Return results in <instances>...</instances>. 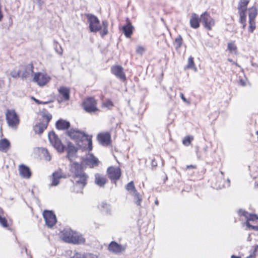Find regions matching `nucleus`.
<instances>
[{"mask_svg":"<svg viewBox=\"0 0 258 258\" xmlns=\"http://www.w3.org/2000/svg\"><path fill=\"white\" fill-rule=\"evenodd\" d=\"M70 170L73 174L75 181L74 190L77 192H82V189L87 183L88 176L83 171L81 165L77 162H74L71 164Z\"/></svg>","mask_w":258,"mask_h":258,"instance_id":"nucleus-1","label":"nucleus"},{"mask_svg":"<svg viewBox=\"0 0 258 258\" xmlns=\"http://www.w3.org/2000/svg\"><path fill=\"white\" fill-rule=\"evenodd\" d=\"M60 237L63 241L74 244H84L86 242L85 238L81 233L70 228L63 229Z\"/></svg>","mask_w":258,"mask_h":258,"instance_id":"nucleus-2","label":"nucleus"},{"mask_svg":"<svg viewBox=\"0 0 258 258\" xmlns=\"http://www.w3.org/2000/svg\"><path fill=\"white\" fill-rule=\"evenodd\" d=\"M87 17L89 23V29L91 32H97L99 31L102 37L108 34V23L106 20L102 21V25H100L99 20L95 16L88 14Z\"/></svg>","mask_w":258,"mask_h":258,"instance_id":"nucleus-3","label":"nucleus"},{"mask_svg":"<svg viewBox=\"0 0 258 258\" xmlns=\"http://www.w3.org/2000/svg\"><path fill=\"white\" fill-rule=\"evenodd\" d=\"M82 106L83 109L88 113L95 112L98 110L96 101L91 97L87 98L83 101Z\"/></svg>","mask_w":258,"mask_h":258,"instance_id":"nucleus-4","label":"nucleus"},{"mask_svg":"<svg viewBox=\"0 0 258 258\" xmlns=\"http://www.w3.org/2000/svg\"><path fill=\"white\" fill-rule=\"evenodd\" d=\"M6 119L9 125L16 128L19 123L18 116L14 110H8L6 113Z\"/></svg>","mask_w":258,"mask_h":258,"instance_id":"nucleus-5","label":"nucleus"},{"mask_svg":"<svg viewBox=\"0 0 258 258\" xmlns=\"http://www.w3.org/2000/svg\"><path fill=\"white\" fill-rule=\"evenodd\" d=\"M49 141L58 152H63L64 147L53 132H49Z\"/></svg>","mask_w":258,"mask_h":258,"instance_id":"nucleus-6","label":"nucleus"},{"mask_svg":"<svg viewBox=\"0 0 258 258\" xmlns=\"http://www.w3.org/2000/svg\"><path fill=\"white\" fill-rule=\"evenodd\" d=\"M200 21L204 28L208 30H211L215 25V20L207 12H205L201 15Z\"/></svg>","mask_w":258,"mask_h":258,"instance_id":"nucleus-7","label":"nucleus"},{"mask_svg":"<svg viewBox=\"0 0 258 258\" xmlns=\"http://www.w3.org/2000/svg\"><path fill=\"white\" fill-rule=\"evenodd\" d=\"M238 214L240 216H243L245 217L246 219V225L247 227L251 228V229L256 231L258 230V226H252L249 223V221H254L258 219L256 215L249 214L248 212L243 210H239L238 211Z\"/></svg>","mask_w":258,"mask_h":258,"instance_id":"nucleus-8","label":"nucleus"},{"mask_svg":"<svg viewBox=\"0 0 258 258\" xmlns=\"http://www.w3.org/2000/svg\"><path fill=\"white\" fill-rule=\"evenodd\" d=\"M68 135L71 138L77 142L84 141V139L86 136V135L84 133L74 129H71L68 131Z\"/></svg>","mask_w":258,"mask_h":258,"instance_id":"nucleus-9","label":"nucleus"},{"mask_svg":"<svg viewBox=\"0 0 258 258\" xmlns=\"http://www.w3.org/2000/svg\"><path fill=\"white\" fill-rule=\"evenodd\" d=\"M78 148L75 147L72 143L69 142L66 148L67 152V157L71 161H72L77 157V153L78 151Z\"/></svg>","mask_w":258,"mask_h":258,"instance_id":"nucleus-10","label":"nucleus"},{"mask_svg":"<svg viewBox=\"0 0 258 258\" xmlns=\"http://www.w3.org/2000/svg\"><path fill=\"white\" fill-rule=\"evenodd\" d=\"M20 77L22 78H28L32 76L33 73V66L32 64H28L25 66H22L20 68Z\"/></svg>","mask_w":258,"mask_h":258,"instance_id":"nucleus-11","label":"nucleus"},{"mask_svg":"<svg viewBox=\"0 0 258 258\" xmlns=\"http://www.w3.org/2000/svg\"><path fill=\"white\" fill-rule=\"evenodd\" d=\"M65 178H66L65 174L62 172L61 169H58L53 173L52 175V182L50 185L52 186H56L59 184L60 179Z\"/></svg>","mask_w":258,"mask_h":258,"instance_id":"nucleus-12","label":"nucleus"},{"mask_svg":"<svg viewBox=\"0 0 258 258\" xmlns=\"http://www.w3.org/2000/svg\"><path fill=\"white\" fill-rule=\"evenodd\" d=\"M107 173L111 180H116L119 178L121 175L120 168L113 166L109 167L107 169Z\"/></svg>","mask_w":258,"mask_h":258,"instance_id":"nucleus-13","label":"nucleus"},{"mask_svg":"<svg viewBox=\"0 0 258 258\" xmlns=\"http://www.w3.org/2000/svg\"><path fill=\"white\" fill-rule=\"evenodd\" d=\"M43 120L44 122L39 123L34 126L33 130L35 133L41 134L46 128L47 123L48 122V115H46L44 116Z\"/></svg>","mask_w":258,"mask_h":258,"instance_id":"nucleus-14","label":"nucleus"},{"mask_svg":"<svg viewBox=\"0 0 258 258\" xmlns=\"http://www.w3.org/2000/svg\"><path fill=\"white\" fill-rule=\"evenodd\" d=\"M125 249V247L115 241H112L109 244L108 246V250L112 253L115 254H118Z\"/></svg>","mask_w":258,"mask_h":258,"instance_id":"nucleus-15","label":"nucleus"},{"mask_svg":"<svg viewBox=\"0 0 258 258\" xmlns=\"http://www.w3.org/2000/svg\"><path fill=\"white\" fill-rule=\"evenodd\" d=\"M84 163L90 166V167H94L98 165V159L96 158L93 154H89L83 159Z\"/></svg>","mask_w":258,"mask_h":258,"instance_id":"nucleus-16","label":"nucleus"},{"mask_svg":"<svg viewBox=\"0 0 258 258\" xmlns=\"http://www.w3.org/2000/svg\"><path fill=\"white\" fill-rule=\"evenodd\" d=\"M33 81L36 82L39 86L44 85L47 82L46 75L41 73H36L34 75Z\"/></svg>","mask_w":258,"mask_h":258,"instance_id":"nucleus-17","label":"nucleus"},{"mask_svg":"<svg viewBox=\"0 0 258 258\" xmlns=\"http://www.w3.org/2000/svg\"><path fill=\"white\" fill-rule=\"evenodd\" d=\"M123 68L120 66H113L111 72L116 77L121 80H125V76L123 72Z\"/></svg>","mask_w":258,"mask_h":258,"instance_id":"nucleus-18","label":"nucleus"},{"mask_svg":"<svg viewBox=\"0 0 258 258\" xmlns=\"http://www.w3.org/2000/svg\"><path fill=\"white\" fill-rule=\"evenodd\" d=\"M97 139L101 144L108 145L110 142V135L108 133H101L98 135Z\"/></svg>","mask_w":258,"mask_h":258,"instance_id":"nucleus-19","label":"nucleus"},{"mask_svg":"<svg viewBox=\"0 0 258 258\" xmlns=\"http://www.w3.org/2000/svg\"><path fill=\"white\" fill-rule=\"evenodd\" d=\"M19 171L20 175L25 178H29L31 175L29 168L23 164L19 165Z\"/></svg>","mask_w":258,"mask_h":258,"instance_id":"nucleus-20","label":"nucleus"},{"mask_svg":"<svg viewBox=\"0 0 258 258\" xmlns=\"http://www.w3.org/2000/svg\"><path fill=\"white\" fill-rule=\"evenodd\" d=\"M55 126L59 130H65L70 127V123L68 121L60 119L56 122Z\"/></svg>","mask_w":258,"mask_h":258,"instance_id":"nucleus-21","label":"nucleus"},{"mask_svg":"<svg viewBox=\"0 0 258 258\" xmlns=\"http://www.w3.org/2000/svg\"><path fill=\"white\" fill-rule=\"evenodd\" d=\"M134 28L130 22L122 27V30L125 36L127 38H130Z\"/></svg>","mask_w":258,"mask_h":258,"instance_id":"nucleus-22","label":"nucleus"},{"mask_svg":"<svg viewBox=\"0 0 258 258\" xmlns=\"http://www.w3.org/2000/svg\"><path fill=\"white\" fill-rule=\"evenodd\" d=\"M200 21V18H199V16L196 14H192L191 16V18L190 20V25L191 27L194 29H197L199 27V22Z\"/></svg>","mask_w":258,"mask_h":258,"instance_id":"nucleus-23","label":"nucleus"},{"mask_svg":"<svg viewBox=\"0 0 258 258\" xmlns=\"http://www.w3.org/2000/svg\"><path fill=\"white\" fill-rule=\"evenodd\" d=\"M95 183L100 187L103 186L106 182V177L99 173H96L95 175Z\"/></svg>","mask_w":258,"mask_h":258,"instance_id":"nucleus-24","label":"nucleus"},{"mask_svg":"<svg viewBox=\"0 0 258 258\" xmlns=\"http://www.w3.org/2000/svg\"><path fill=\"white\" fill-rule=\"evenodd\" d=\"M240 16V22L243 25L242 28L245 29L246 25V15L245 12L246 10L238 9Z\"/></svg>","mask_w":258,"mask_h":258,"instance_id":"nucleus-25","label":"nucleus"},{"mask_svg":"<svg viewBox=\"0 0 258 258\" xmlns=\"http://www.w3.org/2000/svg\"><path fill=\"white\" fill-rule=\"evenodd\" d=\"M10 142L6 139L0 140V151L7 152L10 148Z\"/></svg>","mask_w":258,"mask_h":258,"instance_id":"nucleus-26","label":"nucleus"},{"mask_svg":"<svg viewBox=\"0 0 258 258\" xmlns=\"http://www.w3.org/2000/svg\"><path fill=\"white\" fill-rule=\"evenodd\" d=\"M59 94L62 96L64 100H68L70 98V90L67 87H61L59 89Z\"/></svg>","mask_w":258,"mask_h":258,"instance_id":"nucleus-27","label":"nucleus"},{"mask_svg":"<svg viewBox=\"0 0 258 258\" xmlns=\"http://www.w3.org/2000/svg\"><path fill=\"white\" fill-rule=\"evenodd\" d=\"M98 208L103 213L106 214H110L111 212V206L110 205L105 203H101L99 206Z\"/></svg>","mask_w":258,"mask_h":258,"instance_id":"nucleus-28","label":"nucleus"},{"mask_svg":"<svg viewBox=\"0 0 258 258\" xmlns=\"http://www.w3.org/2000/svg\"><path fill=\"white\" fill-rule=\"evenodd\" d=\"M257 14V9L255 7H252L248 9L249 20H255Z\"/></svg>","mask_w":258,"mask_h":258,"instance_id":"nucleus-29","label":"nucleus"},{"mask_svg":"<svg viewBox=\"0 0 258 258\" xmlns=\"http://www.w3.org/2000/svg\"><path fill=\"white\" fill-rule=\"evenodd\" d=\"M125 188L132 195L137 192L133 181H131L128 183L125 186Z\"/></svg>","mask_w":258,"mask_h":258,"instance_id":"nucleus-30","label":"nucleus"},{"mask_svg":"<svg viewBox=\"0 0 258 258\" xmlns=\"http://www.w3.org/2000/svg\"><path fill=\"white\" fill-rule=\"evenodd\" d=\"M57 222L55 215L52 211L49 210V228L52 227Z\"/></svg>","mask_w":258,"mask_h":258,"instance_id":"nucleus-31","label":"nucleus"},{"mask_svg":"<svg viewBox=\"0 0 258 258\" xmlns=\"http://www.w3.org/2000/svg\"><path fill=\"white\" fill-rule=\"evenodd\" d=\"M134 197V202L138 206H141L142 197L138 191L132 195Z\"/></svg>","mask_w":258,"mask_h":258,"instance_id":"nucleus-32","label":"nucleus"},{"mask_svg":"<svg viewBox=\"0 0 258 258\" xmlns=\"http://www.w3.org/2000/svg\"><path fill=\"white\" fill-rule=\"evenodd\" d=\"M113 106V103L110 99L105 100L102 103V107L107 109H111Z\"/></svg>","mask_w":258,"mask_h":258,"instance_id":"nucleus-33","label":"nucleus"},{"mask_svg":"<svg viewBox=\"0 0 258 258\" xmlns=\"http://www.w3.org/2000/svg\"><path fill=\"white\" fill-rule=\"evenodd\" d=\"M249 2V0H240L237 9L247 10V6Z\"/></svg>","mask_w":258,"mask_h":258,"instance_id":"nucleus-34","label":"nucleus"},{"mask_svg":"<svg viewBox=\"0 0 258 258\" xmlns=\"http://www.w3.org/2000/svg\"><path fill=\"white\" fill-rule=\"evenodd\" d=\"M182 43V38L180 35H179L177 38H175L174 45L176 49L179 48Z\"/></svg>","mask_w":258,"mask_h":258,"instance_id":"nucleus-35","label":"nucleus"},{"mask_svg":"<svg viewBox=\"0 0 258 258\" xmlns=\"http://www.w3.org/2000/svg\"><path fill=\"white\" fill-rule=\"evenodd\" d=\"M227 47L231 53H236L237 47L233 42L228 43Z\"/></svg>","mask_w":258,"mask_h":258,"instance_id":"nucleus-36","label":"nucleus"},{"mask_svg":"<svg viewBox=\"0 0 258 258\" xmlns=\"http://www.w3.org/2000/svg\"><path fill=\"white\" fill-rule=\"evenodd\" d=\"M54 48L55 51L59 55L62 54V49L61 46L57 42H54Z\"/></svg>","mask_w":258,"mask_h":258,"instance_id":"nucleus-37","label":"nucleus"},{"mask_svg":"<svg viewBox=\"0 0 258 258\" xmlns=\"http://www.w3.org/2000/svg\"><path fill=\"white\" fill-rule=\"evenodd\" d=\"M145 48L141 45H138L136 48V53L141 55L145 52Z\"/></svg>","mask_w":258,"mask_h":258,"instance_id":"nucleus-38","label":"nucleus"},{"mask_svg":"<svg viewBox=\"0 0 258 258\" xmlns=\"http://www.w3.org/2000/svg\"><path fill=\"white\" fill-rule=\"evenodd\" d=\"M83 142H85L86 143L88 144V148L89 151H91L92 149V140L91 139L88 137V136L86 135L85 137V138L84 139V141Z\"/></svg>","mask_w":258,"mask_h":258,"instance_id":"nucleus-39","label":"nucleus"},{"mask_svg":"<svg viewBox=\"0 0 258 258\" xmlns=\"http://www.w3.org/2000/svg\"><path fill=\"white\" fill-rule=\"evenodd\" d=\"M249 25L248 31L252 33L255 28V20H249Z\"/></svg>","mask_w":258,"mask_h":258,"instance_id":"nucleus-40","label":"nucleus"},{"mask_svg":"<svg viewBox=\"0 0 258 258\" xmlns=\"http://www.w3.org/2000/svg\"><path fill=\"white\" fill-rule=\"evenodd\" d=\"M43 216L45 221V225L48 226V210H45L44 211Z\"/></svg>","mask_w":258,"mask_h":258,"instance_id":"nucleus-41","label":"nucleus"},{"mask_svg":"<svg viewBox=\"0 0 258 258\" xmlns=\"http://www.w3.org/2000/svg\"><path fill=\"white\" fill-rule=\"evenodd\" d=\"M10 75L14 78L20 77V70L19 69L18 71L13 70L11 72Z\"/></svg>","mask_w":258,"mask_h":258,"instance_id":"nucleus-42","label":"nucleus"},{"mask_svg":"<svg viewBox=\"0 0 258 258\" xmlns=\"http://www.w3.org/2000/svg\"><path fill=\"white\" fill-rule=\"evenodd\" d=\"M194 58L192 56H190L188 59V64L187 68L191 69L194 67Z\"/></svg>","mask_w":258,"mask_h":258,"instance_id":"nucleus-43","label":"nucleus"},{"mask_svg":"<svg viewBox=\"0 0 258 258\" xmlns=\"http://www.w3.org/2000/svg\"><path fill=\"white\" fill-rule=\"evenodd\" d=\"M191 139L190 137H186L182 141L183 144L185 146H188L190 144Z\"/></svg>","mask_w":258,"mask_h":258,"instance_id":"nucleus-44","label":"nucleus"},{"mask_svg":"<svg viewBox=\"0 0 258 258\" xmlns=\"http://www.w3.org/2000/svg\"><path fill=\"white\" fill-rule=\"evenodd\" d=\"M70 258H84V254L78 252H76L74 255Z\"/></svg>","mask_w":258,"mask_h":258,"instance_id":"nucleus-45","label":"nucleus"},{"mask_svg":"<svg viewBox=\"0 0 258 258\" xmlns=\"http://www.w3.org/2000/svg\"><path fill=\"white\" fill-rule=\"evenodd\" d=\"M37 150L38 152L43 154V156H45V155L47 153V150L46 149L42 148H38Z\"/></svg>","mask_w":258,"mask_h":258,"instance_id":"nucleus-46","label":"nucleus"},{"mask_svg":"<svg viewBox=\"0 0 258 258\" xmlns=\"http://www.w3.org/2000/svg\"><path fill=\"white\" fill-rule=\"evenodd\" d=\"M84 258H98L97 255L92 253H83Z\"/></svg>","mask_w":258,"mask_h":258,"instance_id":"nucleus-47","label":"nucleus"},{"mask_svg":"<svg viewBox=\"0 0 258 258\" xmlns=\"http://www.w3.org/2000/svg\"><path fill=\"white\" fill-rule=\"evenodd\" d=\"M180 96L181 98V99L186 103H187L188 104H189L190 102L187 100L186 98L184 97L183 94L182 93H180Z\"/></svg>","mask_w":258,"mask_h":258,"instance_id":"nucleus-48","label":"nucleus"},{"mask_svg":"<svg viewBox=\"0 0 258 258\" xmlns=\"http://www.w3.org/2000/svg\"><path fill=\"white\" fill-rule=\"evenodd\" d=\"M239 84L242 86H245L246 85V82L244 80H243L242 79H240L239 80Z\"/></svg>","mask_w":258,"mask_h":258,"instance_id":"nucleus-49","label":"nucleus"},{"mask_svg":"<svg viewBox=\"0 0 258 258\" xmlns=\"http://www.w3.org/2000/svg\"><path fill=\"white\" fill-rule=\"evenodd\" d=\"M196 168V166L195 165H187L186 167V170L188 169H195Z\"/></svg>","mask_w":258,"mask_h":258,"instance_id":"nucleus-50","label":"nucleus"},{"mask_svg":"<svg viewBox=\"0 0 258 258\" xmlns=\"http://www.w3.org/2000/svg\"><path fill=\"white\" fill-rule=\"evenodd\" d=\"M228 60L231 62H232L233 64L236 65L237 67H240V66H239L236 62H235L233 61L232 59L228 58Z\"/></svg>","mask_w":258,"mask_h":258,"instance_id":"nucleus-51","label":"nucleus"},{"mask_svg":"<svg viewBox=\"0 0 258 258\" xmlns=\"http://www.w3.org/2000/svg\"><path fill=\"white\" fill-rule=\"evenodd\" d=\"M32 98L35 101V102L37 103L38 104L42 103L41 102H40L38 99H35L34 97H32Z\"/></svg>","mask_w":258,"mask_h":258,"instance_id":"nucleus-52","label":"nucleus"},{"mask_svg":"<svg viewBox=\"0 0 258 258\" xmlns=\"http://www.w3.org/2000/svg\"><path fill=\"white\" fill-rule=\"evenodd\" d=\"M254 251H258V245H256L254 247Z\"/></svg>","mask_w":258,"mask_h":258,"instance_id":"nucleus-53","label":"nucleus"},{"mask_svg":"<svg viewBox=\"0 0 258 258\" xmlns=\"http://www.w3.org/2000/svg\"><path fill=\"white\" fill-rule=\"evenodd\" d=\"M3 81L2 80H0V87H2V86L3 85Z\"/></svg>","mask_w":258,"mask_h":258,"instance_id":"nucleus-54","label":"nucleus"},{"mask_svg":"<svg viewBox=\"0 0 258 258\" xmlns=\"http://www.w3.org/2000/svg\"><path fill=\"white\" fill-rule=\"evenodd\" d=\"M231 258H240V257H239V256H235V255H232L231 256Z\"/></svg>","mask_w":258,"mask_h":258,"instance_id":"nucleus-55","label":"nucleus"},{"mask_svg":"<svg viewBox=\"0 0 258 258\" xmlns=\"http://www.w3.org/2000/svg\"><path fill=\"white\" fill-rule=\"evenodd\" d=\"M155 204L156 205H157V206H158V205H159V202H158V200H156V201H155Z\"/></svg>","mask_w":258,"mask_h":258,"instance_id":"nucleus-56","label":"nucleus"},{"mask_svg":"<svg viewBox=\"0 0 258 258\" xmlns=\"http://www.w3.org/2000/svg\"><path fill=\"white\" fill-rule=\"evenodd\" d=\"M227 181L228 182V186H229V185L230 180H229V179H227Z\"/></svg>","mask_w":258,"mask_h":258,"instance_id":"nucleus-57","label":"nucleus"},{"mask_svg":"<svg viewBox=\"0 0 258 258\" xmlns=\"http://www.w3.org/2000/svg\"><path fill=\"white\" fill-rule=\"evenodd\" d=\"M51 117H52L51 115H49V120L51 119Z\"/></svg>","mask_w":258,"mask_h":258,"instance_id":"nucleus-58","label":"nucleus"},{"mask_svg":"<svg viewBox=\"0 0 258 258\" xmlns=\"http://www.w3.org/2000/svg\"><path fill=\"white\" fill-rule=\"evenodd\" d=\"M36 1H37V3L39 4V2H40V0H36Z\"/></svg>","mask_w":258,"mask_h":258,"instance_id":"nucleus-59","label":"nucleus"},{"mask_svg":"<svg viewBox=\"0 0 258 258\" xmlns=\"http://www.w3.org/2000/svg\"><path fill=\"white\" fill-rule=\"evenodd\" d=\"M252 257V255H249V257H248V258H250V257Z\"/></svg>","mask_w":258,"mask_h":258,"instance_id":"nucleus-60","label":"nucleus"},{"mask_svg":"<svg viewBox=\"0 0 258 258\" xmlns=\"http://www.w3.org/2000/svg\"><path fill=\"white\" fill-rule=\"evenodd\" d=\"M47 103V102H43V103L45 104V103Z\"/></svg>","mask_w":258,"mask_h":258,"instance_id":"nucleus-61","label":"nucleus"}]
</instances>
